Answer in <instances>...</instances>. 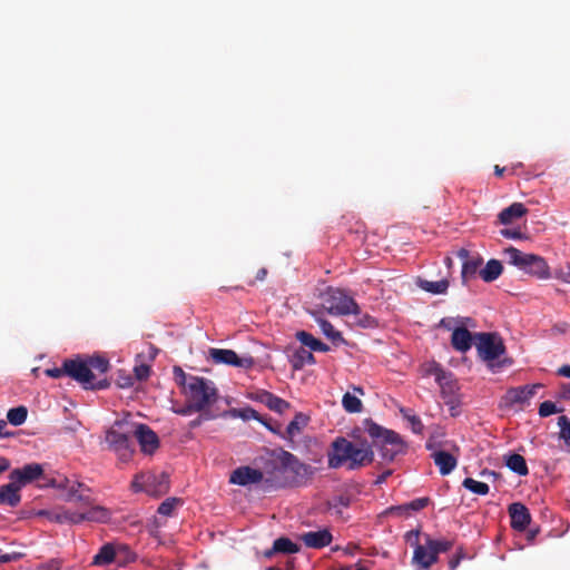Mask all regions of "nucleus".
I'll use <instances>...</instances> for the list:
<instances>
[{
  "mask_svg": "<svg viewBox=\"0 0 570 570\" xmlns=\"http://www.w3.org/2000/svg\"><path fill=\"white\" fill-rule=\"evenodd\" d=\"M265 483L272 488H293L309 479L313 469L291 452L279 449L274 451L273 459L265 463Z\"/></svg>",
  "mask_w": 570,
  "mask_h": 570,
  "instance_id": "1",
  "label": "nucleus"
},
{
  "mask_svg": "<svg viewBox=\"0 0 570 570\" xmlns=\"http://www.w3.org/2000/svg\"><path fill=\"white\" fill-rule=\"evenodd\" d=\"M373 461V448L365 440L352 442L344 436H337L331 443L327 452L330 469L346 466L347 470L354 471L371 464Z\"/></svg>",
  "mask_w": 570,
  "mask_h": 570,
  "instance_id": "2",
  "label": "nucleus"
},
{
  "mask_svg": "<svg viewBox=\"0 0 570 570\" xmlns=\"http://www.w3.org/2000/svg\"><path fill=\"white\" fill-rule=\"evenodd\" d=\"M183 394L197 412L209 410L218 400V391L215 384L205 377L195 375L189 376L188 386Z\"/></svg>",
  "mask_w": 570,
  "mask_h": 570,
  "instance_id": "3",
  "label": "nucleus"
},
{
  "mask_svg": "<svg viewBox=\"0 0 570 570\" xmlns=\"http://www.w3.org/2000/svg\"><path fill=\"white\" fill-rule=\"evenodd\" d=\"M504 255L509 264L517 266L531 276L539 279H548L550 277L549 265L546 259L539 255L523 253L512 246L504 249Z\"/></svg>",
  "mask_w": 570,
  "mask_h": 570,
  "instance_id": "4",
  "label": "nucleus"
},
{
  "mask_svg": "<svg viewBox=\"0 0 570 570\" xmlns=\"http://www.w3.org/2000/svg\"><path fill=\"white\" fill-rule=\"evenodd\" d=\"M320 298L321 307L331 315H357L360 313L357 303L343 289L330 286L321 293Z\"/></svg>",
  "mask_w": 570,
  "mask_h": 570,
  "instance_id": "5",
  "label": "nucleus"
},
{
  "mask_svg": "<svg viewBox=\"0 0 570 570\" xmlns=\"http://www.w3.org/2000/svg\"><path fill=\"white\" fill-rule=\"evenodd\" d=\"M131 436L132 422L116 421L106 432L105 441L122 460H128L134 453Z\"/></svg>",
  "mask_w": 570,
  "mask_h": 570,
  "instance_id": "6",
  "label": "nucleus"
},
{
  "mask_svg": "<svg viewBox=\"0 0 570 570\" xmlns=\"http://www.w3.org/2000/svg\"><path fill=\"white\" fill-rule=\"evenodd\" d=\"M65 370L68 376L80 383L86 390H104L109 386L106 379L96 381V375L88 366L87 361L80 357L65 360Z\"/></svg>",
  "mask_w": 570,
  "mask_h": 570,
  "instance_id": "7",
  "label": "nucleus"
},
{
  "mask_svg": "<svg viewBox=\"0 0 570 570\" xmlns=\"http://www.w3.org/2000/svg\"><path fill=\"white\" fill-rule=\"evenodd\" d=\"M131 488L135 492H146L153 497H160L169 490V475L165 472H142L135 475Z\"/></svg>",
  "mask_w": 570,
  "mask_h": 570,
  "instance_id": "8",
  "label": "nucleus"
},
{
  "mask_svg": "<svg viewBox=\"0 0 570 570\" xmlns=\"http://www.w3.org/2000/svg\"><path fill=\"white\" fill-rule=\"evenodd\" d=\"M474 337L478 352L484 361L492 362L505 351L502 340L497 334L478 333Z\"/></svg>",
  "mask_w": 570,
  "mask_h": 570,
  "instance_id": "9",
  "label": "nucleus"
},
{
  "mask_svg": "<svg viewBox=\"0 0 570 570\" xmlns=\"http://www.w3.org/2000/svg\"><path fill=\"white\" fill-rule=\"evenodd\" d=\"M365 431L373 439L375 444L399 446V449H405V443L399 433L387 430L372 420L364 421Z\"/></svg>",
  "mask_w": 570,
  "mask_h": 570,
  "instance_id": "10",
  "label": "nucleus"
},
{
  "mask_svg": "<svg viewBox=\"0 0 570 570\" xmlns=\"http://www.w3.org/2000/svg\"><path fill=\"white\" fill-rule=\"evenodd\" d=\"M542 387V384L522 385L509 389L502 397V402L507 407H521L529 404L530 400L535 395L537 391Z\"/></svg>",
  "mask_w": 570,
  "mask_h": 570,
  "instance_id": "11",
  "label": "nucleus"
},
{
  "mask_svg": "<svg viewBox=\"0 0 570 570\" xmlns=\"http://www.w3.org/2000/svg\"><path fill=\"white\" fill-rule=\"evenodd\" d=\"M49 485L66 489V501L79 502L82 505H91L94 502L90 497V489L81 482L70 483V481L66 479L63 483L57 484L56 480H51Z\"/></svg>",
  "mask_w": 570,
  "mask_h": 570,
  "instance_id": "12",
  "label": "nucleus"
},
{
  "mask_svg": "<svg viewBox=\"0 0 570 570\" xmlns=\"http://www.w3.org/2000/svg\"><path fill=\"white\" fill-rule=\"evenodd\" d=\"M209 355L216 364H226L242 368H250L255 364V361L252 356L240 357L233 350L210 348Z\"/></svg>",
  "mask_w": 570,
  "mask_h": 570,
  "instance_id": "13",
  "label": "nucleus"
},
{
  "mask_svg": "<svg viewBox=\"0 0 570 570\" xmlns=\"http://www.w3.org/2000/svg\"><path fill=\"white\" fill-rule=\"evenodd\" d=\"M132 436L145 454H153L159 448L158 435L146 424L132 423Z\"/></svg>",
  "mask_w": 570,
  "mask_h": 570,
  "instance_id": "14",
  "label": "nucleus"
},
{
  "mask_svg": "<svg viewBox=\"0 0 570 570\" xmlns=\"http://www.w3.org/2000/svg\"><path fill=\"white\" fill-rule=\"evenodd\" d=\"M43 475V468L39 463L24 464L22 468L13 469L9 480L13 481L21 490L24 485L40 479Z\"/></svg>",
  "mask_w": 570,
  "mask_h": 570,
  "instance_id": "15",
  "label": "nucleus"
},
{
  "mask_svg": "<svg viewBox=\"0 0 570 570\" xmlns=\"http://www.w3.org/2000/svg\"><path fill=\"white\" fill-rule=\"evenodd\" d=\"M429 373L435 376V381L441 389L442 399L456 396L458 385L451 372L445 371L440 364H434Z\"/></svg>",
  "mask_w": 570,
  "mask_h": 570,
  "instance_id": "16",
  "label": "nucleus"
},
{
  "mask_svg": "<svg viewBox=\"0 0 570 570\" xmlns=\"http://www.w3.org/2000/svg\"><path fill=\"white\" fill-rule=\"evenodd\" d=\"M456 256L463 262L461 279L463 284H466L469 279L475 277L478 272L480 273L483 258L479 255L470 256V252L465 248H460Z\"/></svg>",
  "mask_w": 570,
  "mask_h": 570,
  "instance_id": "17",
  "label": "nucleus"
},
{
  "mask_svg": "<svg viewBox=\"0 0 570 570\" xmlns=\"http://www.w3.org/2000/svg\"><path fill=\"white\" fill-rule=\"evenodd\" d=\"M265 471L253 469L250 466H240L233 471L229 482L238 485H249L259 482H265Z\"/></svg>",
  "mask_w": 570,
  "mask_h": 570,
  "instance_id": "18",
  "label": "nucleus"
},
{
  "mask_svg": "<svg viewBox=\"0 0 570 570\" xmlns=\"http://www.w3.org/2000/svg\"><path fill=\"white\" fill-rule=\"evenodd\" d=\"M250 399L265 404L271 411L278 414L285 413L291 407L287 401L266 390H258L252 393Z\"/></svg>",
  "mask_w": 570,
  "mask_h": 570,
  "instance_id": "19",
  "label": "nucleus"
},
{
  "mask_svg": "<svg viewBox=\"0 0 570 570\" xmlns=\"http://www.w3.org/2000/svg\"><path fill=\"white\" fill-rule=\"evenodd\" d=\"M508 512L510 515L511 528L517 531H524L531 522L529 509L523 503H511L508 508Z\"/></svg>",
  "mask_w": 570,
  "mask_h": 570,
  "instance_id": "20",
  "label": "nucleus"
},
{
  "mask_svg": "<svg viewBox=\"0 0 570 570\" xmlns=\"http://www.w3.org/2000/svg\"><path fill=\"white\" fill-rule=\"evenodd\" d=\"M438 557L425 542L422 546H416L413 551L412 564L416 570H429L436 561Z\"/></svg>",
  "mask_w": 570,
  "mask_h": 570,
  "instance_id": "21",
  "label": "nucleus"
},
{
  "mask_svg": "<svg viewBox=\"0 0 570 570\" xmlns=\"http://www.w3.org/2000/svg\"><path fill=\"white\" fill-rule=\"evenodd\" d=\"M301 540L307 548L322 549L332 542L333 537L327 529H323L318 531L305 532L301 535Z\"/></svg>",
  "mask_w": 570,
  "mask_h": 570,
  "instance_id": "22",
  "label": "nucleus"
},
{
  "mask_svg": "<svg viewBox=\"0 0 570 570\" xmlns=\"http://www.w3.org/2000/svg\"><path fill=\"white\" fill-rule=\"evenodd\" d=\"M473 343V336L464 326L453 328L451 344L454 350L464 353L469 351Z\"/></svg>",
  "mask_w": 570,
  "mask_h": 570,
  "instance_id": "23",
  "label": "nucleus"
},
{
  "mask_svg": "<svg viewBox=\"0 0 570 570\" xmlns=\"http://www.w3.org/2000/svg\"><path fill=\"white\" fill-rule=\"evenodd\" d=\"M21 502L20 489L13 481L0 487V504L16 508Z\"/></svg>",
  "mask_w": 570,
  "mask_h": 570,
  "instance_id": "24",
  "label": "nucleus"
},
{
  "mask_svg": "<svg viewBox=\"0 0 570 570\" xmlns=\"http://www.w3.org/2000/svg\"><path fill=\"white\" fill-rule=\"evenodd\" d=\"M442 475L450 474L456 466V459L446 451H435L431 455Z\"/></svg>",
  "mask_w": 570,
  "mask_h": 570,
  "instance_id": "25",
  "label": "nucleus"
},
{
  "mask_svg": "<svg viewBox=\"0 0 570 570\" xmlns=\"http://www.w3.org/2000/svg\"><path fill=\"white\" fill-rule=\"evenodd\" d=\"M308 423V416L304 413L298 412L295 414L294 419L288 423L287 428L284 430L283 439L293 443L294 438L302 433L303 429Z\"/></svg>",
  "mask_w": 570,
  "mask_h": 570,
  "instance_id": "26",
  "label": "nucleus"
},
{
  "mask_svg": "<svg viewBox=\"0 0 570 570\" xmlns=\"http://www.w3.org/2000/svg\"><path fill=\"white\" fill-rule=\"evenodd\" d=\"M528 209L521 203H513L509 207L504 208L498 215L499 223L508 225L513 223L515 219L521 218L527 214Z\"/></svg>",
  "mask_w": 570,
  "mask_h": 570,
  "instance_id": "27",
  "label": "nucleus"
},
{
  "mask_svg": "<svg viewBox=\"0 0 570 570\" xmlns=\"http://www.w3.org/2000/svg\"><path fill=\"white\" fill-rule=\"evenodd\" d=\"M296 338L302 343L303 346L308 347L311 351L315 352H328V345L324 344L322 341L314 337L311 333L305 331H299L296 333Z\"/></svg>",
  "mask_w": 570,
  "mask_h": 570,
  "instance_id": "28",
  "label": "nucleus"
},
{
  "mask_svg": "<svg viewBox=\"0 0 570 570\" xmlns=\"http://www.w3.org/2000/svg\"><path fill=\"white\" fill-rule=\"evenodd\" d=\"M311 314L314 316L315 321L317 322V324L320 325V327L322 330V333L327 338H330L334 343L344 342V338H343L341 332L336 331L334 328V326L327 320L318 317L317 311H313V312H311Z\"/></svg>",
  "mask_w": 570,
  "mask_h": 570,
  "instance_id": "29",
  "label": "nucleus"
},
{
  "mask_svg": "<svg viewBox=\"0 0 570 570\" xmlns=\"http://www.w3.org/2000/svg\"><path fill=\"white\" fill-rule=\"evenodd\" d=\"M503 266L498 259H490L487 265L480 269V277L487 282L491 283L499 278L502 274Z\"/></svg>",
  "mask_w": 570,
  "mask_h": 570,
  "instance_id": "30",
  "label": "nucleus"
},
{
  "mask_svg": "<svg viewBox=\"0 0 570 570\" xmlns=\"http://www.w3.org/2000/svg\"><path fill=\"white\" fill-rule=\"evenodd\" d=\"M116 554V543H106L99 549L98 553L94 557L92 564L106 566L111 562H115Z\"/></svg>",
  "mask_w": 570,
  "mask_h": 570,
  "instance_id": "31",
  "label": "nucleus"
},
{
  "mask_svg": "<svg viewBox=\"0 0 570 570\" xmlns=\"http://www.w3.org/2000/svg\"><path fill=\"white\" fill-rule=\"evenodd\" d=\"M315 362L313 353L303 346L297 348L291 357L294 370H302L306 364H314Z\"/></svg>",
  "mask_w": 570,
  "mask_h": 570,
  "instance_id": "32",
  "label": "nucleus"
},
{
  "mask_svg": "<svg viewBox=\"0 0 570 570\" xmlns=\"http://www.w3.org/2000/svg\"><path fill=\"white\" fill-rule=\"evenodd\" d=\"M505 465L514 473L524 476L529 473V469L525 459L518 453H512L507 456Z\"/></svg>",
  "mask_w": 570,
  "mask_h": 570,
  "instance_id": "33",
  "label": "nucleus"
},
{
  "mask_svg": "<svg viewBox=\"0 0 570 570\" xmlns=\"http://www.w3.org/2000/svg\"><path fill=\"white\" fill-rule=\"evenodd\" d=\"M429 502H430L429 498H419V499L411 501L410 503L397 505V507H392L390 509V511H391V513H396L400 515L403 513L407 514L410 511H420V510L424 509L425 507H428Z\"/></svg>",
  "mask_w": 570,
  "mask_h": 570,
  "instance_id": "34",
  "label": "nucleus"
},
{
  "mask_svg": "<svg viewBox=\"0 0 570 570\" xmlns=\"http://www.w3.org/2000/svg\"><path fill=\"white\" fill-rule=\"evenodd\" d=\"M116 553L115 563L119 567H126L136 560V553L127 544L116 543Z\"/></svg>",
  "mask_w": 570,
  "mask_h": 570,
  "instance_id": "35",
  "label": "nucleus"
},
{
  "mask_svg": "<svg viewBox=\"0 0 570 570\" xmlns=\"http://www.w3.org/2000/svg\"><path fill=\"white\" fill-rule=\"evenodd\" d=\"M88 509L83 511L85 521L106 522L109 519V512L100 505H86Z\"/></svg>",
  "mask_w": 570,
  "mask_h": 570,
  "instance_id": "36",
  "label": "nucleus"
},
{
  "mask_svg": "<svg viewBox=\"0 0 570 570\" xmlns=\"http://www.w3.org/2000/svg\"><path fill=\"white\" fill-rule=\"evenodd\" d=\"M273 551L284 554H293L299 551V546L286 537L276 539L273 543Z\"/></svg>",
  "mask_w": 570,
  "mask_h": 570,
  "instance_id": "37",
  "label": "nucleus"
},
{
  "mask_svg": "<svg viewBox=\"0 0 570 570\" xmlns=\"http://www.w3.org/2000/svg\"><path fill=\"white\" fill-rule=\"evenodd\" d=\"M420 287L431 294H445L449 288V281L441 279L436 282L432 281H420Z\"/></svg>",
  "mask_w": 570,
  "mask_h": 570,
  "instance_id": "38",
  "label": "nucleus"
},
{
  "mask_svg": "<svg viewBox=\"0 0 570 570\" xmlns=\"http://www.w3.org/2000/svg\"><path fill=\"white\" fill-rule=\"evenodd\" d=\"M28 416V410L24 405L12 407L7 413V420L10 424L19 426L23 424Z\"/></svg>",
  "mask_w": 570,
  "mask_h": 570,
  "instance_id": "39",
  "label": "nucleus"
},
{
  "mask_svg": "<svg viewBox=\"0 0 570 570\" xmlns=\"http://www.w3.org/2000/svg\"><path fill=\"white\" fill-rule=\"evenodd\" d=\"M342 405L348 413H360L363 409L362 401L350 392L343 395Z\"/></svg>",
  "mask_w": 570,
  "mask_h": 570,
  "instance_id": "40",
  "label": "nucleus"
},
{
  "mask_svg": "<svg viewBox=\"0 0 570 570\" xmlns=\"http://www.w3.org/2000/svg\"><path fill=\"white\" fill-rule=\"evenodd\" d=\"M425 540L428 543V547L433 550L435 556L439 558L440 553L448 552L453 547V541L451 540H435L432 539L430 535H425Z\"/></svg>",
  "mask_w": 570,
  "mask_h": 570,
  "instance_id": "41",
  "label": "nucleus"
},
{
  "mask_svg": "<svg viewBox=\"0 0 570 570\" xmlns=\"http://www.w3.org/2000/svg\"><path fill=\"white\" fill-rule=\"evenodd\" d=\"M229 414L233 417H239L244 421H249V420H256L258 422L262 421L261 414L250 406H246V407H242V409H232L229 411Z\"/></svg>",
  "mask_w": 570,
  "mask_h": 570,
  "instance_id": "42",
  "label": "nucleus"
},
{
  "mask_svg": "<svg viewBox=\"0 0 570 570\" xmlns=\"http://www.w3.org/2000/svg\"><path fill=\"white\" fill-rule=\"evenodd\" d=\"M462 485L479 495H487L490 491V488L487 483L476 481L472 478H465L462 482Z\"/></svg>",
  "mask_w": 570,
  "mask_h": 570,
  "instance_id": "43",
  "label": "nucleus"
},
{
  "mask_svg": "<svg viewBox=\"0 0 570 570\" xmlns=\"http://www.w3.org/2000/svg\"><path fill=\"white\" fill-rule=\"evenodd\" d=\"M86 361L94 373L97 371L99 374H105L110 367L109 361L100 355L88 357Z\"/></svg>",
  "mask_w": 570,
  "mask_h": 570,
  "instance_id": "44",
  "label": "nucleus"
},
{
  "mask_svg": "<svg viewBox=\"0 0 570 570\" xmlns=\"http://www.w3.org/2000/svg\"><path fill=\"white\" fill-rule=\"evenodd\" d=\"M180 503L181 500L178 498H168L160 503L157 511L161 515L169 517L173 514V511L176 509V507L179 505Z\"/></svg>",
  "mask_w": 570,
  "mask_h": 570,
  "instance_id": "45",
  "label": "nucleus"
},
{
  "mask_svg": "<svg viewBox=\"0 0 570 570\" xmlns=\"http://www.w3.org/2000/svg\"><path fill=\"white\" fill-rule=\"evenodd\" d=\"M558 425L560 426V438L570 446V420L568 416L561 415L558 419Z\"/></svg>",
  "mask_w": 570,
  "mask_h": 570,
  "instance_id": "46",
  "label": "nucleus"
},
{
  "mask_svg": "<svg viewBox=\"0 0 570 570\" xmlns=\"http://www.w3.org/2000/svg\"><path fill=\"white\" fill-rule=\"evenodd\" d=\"M401 413L411 423L414 433L421 434L423 432L424 425L419 416L410 414L409 411L404 409L401 410Z\"/></svg>",
  "mask_w": 570,
  "mask_h": 570,
  "instance_id": "47",
  "label": "nucleus"
},
{
  "mask_svg": "<svg viewBox=\"0 0 570 570\" xmlns=\"http://www.w3.org/2000/svg\"><path fill=\"white\" fill-rule=\"evenodd\" d=\"M174 380L176 384L181 387L183 392L188 386V379L190 375H187L185 371L180 366H174L173 368Z\"/></svg>",
  "mask_w": 570,
  "mask_h": 570,
  "instance_id": "48",
  "label": "nucleus"
},
{
  "mask_svg": "<svg viewBox=\"0 0 570 570\" xmlns=\"http://www.w3.org/2000/svg\"><path fill=\"white\" fill-rule=\"evenodd\" d=\"M405 451V449H399V446H392V445H381V455L383 458V460L385 461H393L396 455H399L400 453H403Z\"/></svg>",
  "mask_w": 570,
  "mask_h": 570,
  "instance_id": "49",
  "label": "nucleus"
},
{
  "mask_svg": "<svg viewBox=\"0 0 570 570\" xmlns=\"http://www.w3.org/2000/svg\"><path fill=\"white\" fill-rule=\"evenodd\" d=\"M561 412L560 409L557 407V405L552 401H544L539 406V415L541 417H547L551 414Z\"/></svg>",
  "mask_w": 570,
  "mask_h": 570,
  "instance_id": "50",
  "label": "nucleus"
},
{
  "mask_svg": "<svg viewBox=\"0 0 570 570\" xmlns=\"http://www.w3.org/2000/svg\"><path fill=\"white\" fill-rule=\"evenodd\" d=\"M200 414L193 421L189 422L190 429L198 428L204 421L215 419V415L209 412V410H205L204 412H199Z\"/></svg>",
  "mask_w": 570,
  "mask_h": 570,
  "instance_id": "51",
  "label": "nucleus"
},
{
  "mask_svg": "<svg viewBox=\"0 0 570 570\" xmlns=\"http://www.w3.org/2000/svg\"><path fill=\"white\" fill-rule=\"evenodd\" d=\"M357 317V323L364 327H375L377 325V322L374 317L370 316L368 314H361V312L355 315Z\"/></svg>",
  "mask_w": 570,
  "mask_h": 570,
  "instance_id": "52",
  "label": "nucleus"
},
{
  "mask_svg": "<svg viewBox=\"0 0 570 570\" xmlns=\"http://www.w3.org/2000/svg\"><path fill=\"white\" fill-rule=\"evenodd\" d=\"M266 429H268L272 433L278 435L283 439L284 431L282 430L281 423H272L271 420H265L262 417V421H259Z\"/></svg>",
  "mask_w": 570,
  "mask_h": 570,
  "instance_id": "53",
  "label": "nucleus"
},
{
  "mask_svg": "<svg viewBox=\"0 0 570 570\" xmlns=\"http://www.w3.org/2000/svg\"><path fill=\"white\" fill-rule=\"evenodd\" d=\"M134 372L138 381L147 380L150 375V366L147 364H140L135 366Z\"/></svg>",
  "mask_w": 570,
  "mask_h": 570,
  "instance_id": "54",
  "label": "nucleus"
},
{
  "mask_svg": "<svg viewBox=\"0 0 570 570\" xmlns=\"http://www.w3.org/2000/svg\"><path fill=\"white\" fill-rule=\"evenodd\" d=\"M405 540L410 543L414 549L416 546H422L420 543V530H411L405 533Z\"/></svg>",
  "mask_w": 570,
  "mask_h": 570,
  "instance_id": "55",
  "label": "nucleus"
},
{
  "mask_svg": "<svg viewBox=\"0 0 570 570\" xmlns=\"http://www.w3.org/2000/svg\"><path fill=\"white\" fill-rule=\"evenodd\" d=\"M65 519H67L69 523L79 524L85 521L83 511L68 510V515H65Z\"/></svg>",
  "mask_w": 570,
  "mask_h": 570,
  "instance_id": "56",
  "label": "nucleus"
},
{
  "mask_svg": "<svg viewBox=\"0 0 570 570\" xmlns=\"http://www.w3.org/2000/svg\"><path fill=\"white\" fill-rule=\"evenodd\" d=\"M443 400H444V403L449 406L451 415L456 416L459 414V406H460V401L458 400V397L454 396V397H448V399H443Z\"/></svg>",
  "mask_w": 570,
  "mask_h": 570,
  "instance_id": "57",
  "label": "nucleus"
},
{
  "mask_svg": "<svg viewBox=\"0 0 570 570\" xmlns=\"http://www.w3.org/2000/svg\"><path fill=\"white\" fill-rule=\"evenodd\" d=\"M61 561L58 559H51L45 563L38 566V570H60Z\"/></svg>",
  "mask_w": 570,
  "mask_h": 570,
  "instance_id": "58",
  "label": "nucleus"
},
{
  "mask_svg": "<svg viewBox=\"0 0 570 570\" xmlns=\"http://www.w3.org/2000/svg\"><path fill=\"white\" fill-rule=\"evenodd\" d=\"M500 234L509 239L522 238V233L519 229L503 228L500 230Z\"/></svg>",
  "mask_w": 570,
  "mask_h": 570,
  "instance_id": "59",
  "label": "nucleus"
},
{
  "mask_svg": "<svg viewBox=\"0 0 570 570\" xmlns=\"http://www.w3.org/2000/svg\"><path fill=\"white\" fill-rule=\"evenodd\" d=\"M46 374L50 377L58 379L62 375H67V371L65 370V362L60 367H53L46 370Z\"/></svg>",
  "mask_w": 570,
  "mask_h": 570,
  "instance_id": "60",
  "label": "nucleus"
},
{
  "mask_svg": "<svg viewBox=\"0 0 570 570\" xmlns=\"http://www.w3.org/2000/svg\"><path fill=\"white\" fill-rule=\"evenodd\" d=\"M174 411L179 415H190L191 413L197 412L196 409H194L193 404L187 401L185 406L175 409Z\"/></svg>",
  "mask_w": 570,
  "mask_h": 570,
  "instance_id": "61",
  "label": "nucleus"
},
{
  "mask_svg": "<svg viewBox=\"0 0 570 570\" xmlns=\"http://www.w3.org/2000/svg\"><path fill=\"white\" fill-rule=\"evenodd\" d=\"M556 277L564 283H570V263L567 265V272L557 273Z\"/></svg>",
  "mask_w": 570,
  "mask_h": 570,
  "instance_id": "62",
  "label": "nucleus"
},
{
  "mask_svg": "<svg viewBox=\"0 0 570 570\" xmlns=\"http://www.w3.org/2000/svg\"><path fill=\"white\" fill-rule=\"evenodd\" d=\"M557 374L570 379V365H562L558 368Z\"/></svg>",
  "mask_w": 570,
  "mask_h": 570,
  "instance_id": "63",
  "label": "nucleus"
},
{
  "mask_svg": "<svg viewBox=\"0 0 570 570\" xmlns=\"http://www.w3.org/2000/svg\"><path fill=\"white\" fill-rule=\"evenodd\" d=\"M461 560H460V557H452L449 561V569L450 570H455L459 564H460Z\"/></svg>",
  "mask_w": 570,
  "mask_h": 570,
  "instance_id": "64",
  "label": "nucleus"
}]
</instances>
